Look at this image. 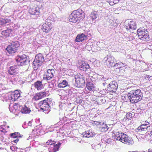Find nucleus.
<instances>
[{
	"label": "nucleus",
	"mask_w": 152,
	"mask_h": 152,
	"mask_svg": "<svg viewBox=\"0 0 152 152\" xmlns=\"http://www.w3.org/2000/svg\"><path fill=\"white\" fill-rule=\"evenodd\" d=\"M127 96L131 102L134 103L142 99L143 94L140 89H133L128 92Z\"/></svg>",
	"instance_id": "obj_1"
},
{
	"label": "nucleus",
	"mask_w": 152,
	"mask_h": 152,
	"mask_svg": "<svg viewBox=\"0 0 152 152\" xmlns=\"http://www.w3.org/2000/svg\"><path fill=\"white\" fill-rule=\"evenodd\" d=\"M84 13L82 10L78 9L73 11L69 16L68 19L70 22L75 23L79 22L84 17Z\"/></svg>",
	"instance_id": "obj_2"
},
{
	"label": "nucleus",
	"mask_w": 152,
	"mask_h": 152,
	"mask_svg": "<svg viewBox=\"0 0 152 152\" xmlns=\"http://www.w3.org/2000/svg\"><path fill=\"white\" fill-rule=\"evenodd\" d=\"M116 133L115 137L114 139L119 140L123 143L128 145H132L134 142L132 139L124 133H121V134L118 133Z\"/></svg>",
	"instance_id": "obj_3"
},
{
	"label": "nucleus",
	"mask_w": 152,
	"mask_h": 152,
	"mask_svg": "<svg viewBox=\"0 0 152 152\" xmlns=\"http://www.w3.org/2000/svg\"><path fill=\"white\" fill-rule=\"evenodd\" d=\"M44 61V57L42 54L39 53L36 55L33 62V66L34 69L37 70L39 66L41 65Z\"/></svg>",
	"instance_id": "obj_4"
},
{
	"label": "nucleus",
	"mask_w": 152,
	"mask_h": 152,
	"mask_svg": "<svg viewBox=\"0 0 152 152\" xmlns=\"http://www.w3.org/2000/svg\"><path fill=\"white\" fill-rule=\"evenodd\" d=\"M75 86L78 88H83L85 86V77L82 75L79 74L75 75Z\"/></svg>",
	"instance_id": "obj_5"
},
{
	"label": "nucleus",
	"mask_w": 152,
	"mask_h": 152,
	"mask_svg": "<svg viewBox=\"0 0 152 152\" xmlns=\"http://www.w3.org/2000/svg\"><path fill=\"white\" fill-rule=\"evenodd\" d=\"M148 33L147 30L143 28H139L137 31V34L139 38L145 41H148L149 39Z\"/></svg>",
	"instance_id": "obj_6"
},
{
	"label": "nucleus",
	"mask_w": 152,
	"mask_h": 152,
	"mask_svg": "<svg viewBox=\"0 0 152 152\" xmlns=\"http://www.w3.org/2000/svg\"><path fill=\"white\" fill-rule=\"evenodd\" d=\"M27 57L25 55L17 56L15 60L17 64L21 66L29 64L30 61L28 59Z\"/></svg>",
	"instance_id": "obj_7"
},
{
	"label": "nucleus",
	"mask_w": 152,
	"mask_h": 152,
	"mask_svg": "<svg viewBox=\"0 0 152 152\" xmlns=\"http://www.w3.org/2000/svg\"><path fill=\"white\" fill-rule=\"evenodd\" d=\"M20 46V44L18 41H15L11 42V44L8 45L6 50L9 54L15 53Z\"/></svg>",
	"instance_id": "obj_8"
},
{
	"label": "nucleus",
	"mask_w": 152,
	"mask_h": 152,
	"mask_svg": "<svg viewBox=\"0 0 152 152\" xmlns=\"http://www.w3.org/2000/svg\"><path fill=\"white\" fill-rule=\"evenodd\" d=\"M102 61L104 64L108 67H113L116 60L113 56L107 55L104 58Z\"/></svg>",
	"instance_id": "obj_9"
},
{
	"label": "nucleus",
	"mask_w": 152,
	"mask_h": 152,
	"mask_svg": "<svg viewBox=\"0 0 152 152\" xmlns=\"http://www.w3.org/2000/svg\"><path fill=\"white\" fill-rule=\"evenodd\" d=\"M50 101H48V98L40 102L38 105L41 110L44 111H48L49 112L50 111Z\"/></svg>",
	"instance_id": "obj_10"
},
{
	"label": "nucleus",
	"mask_w": 152,
	"mask_h": 152,
	"mask_svg": "<svg viewBox=\"0 0 152 152\" xmlns=\"http://www.w3.org/2000/svg\"><path fill=\"white\" fill-rule=\"evenodd\" d=\"M118 84L115 81L111 82L108 85L107 88L104 90L105 93H107L108 92H115L118 88Z\"/></svg>",
	"instance_id": "obj_11"
},
{
	"label": "nucleus",
	"mask_w": 152,
	"mask_h": 152,
	"mask_svg": "<svg viewBox=\"0 0 152 152\" xmlns=\"http://www.w3.org/2000/svg\"><path fill=\"white\" fill-rule=\"evenodd\" d=\"M55 72L53 69H48L43 75V80L46 81L50 80L53 77Z\"/></svg>",
	"instance_id": "obj_12"
},
{
	"label": "nucleus",
	"mask_w": 152,
	"mask_h": 152,
	"mask_svg": "<svg viewBox=\"0 0 152 152\" xmlns=\"http://www.w3.org/2000/svg\"><path fill=\"white\" fill-rule=\"evenodd\" d=\"M28 12L31 15H34V18L36 19L39 16V9L38 7H31L29 10Z\"/></svg>",
	"instance_id": "obj_13"
},
{
	"label": "nucleus",
	"mask_w": 152,
	"mask_h": 152,
	"mask_svg": "<svg viewBox=\"0 0 152 152\" xmlns=\"http://www.w3.org/2000/svg\"><path fill=\"white\" fill-rule=\"evenodd\" d=\"M79 68L81 70L84 71H88L90 69V67L88 64L84 61H81L79 62Z\"/></svg>",
	"instance_id": "obj_14"
},
{
	"label": "nucleus",
	"mask_w": 152,
	"mask_h": 152,
	"mask_svg": "<svg viewBox=\"0 0 152 152\" xmlns=\"http://www.w3.org/2000/svg\"><path fill=\"white\" fill-rule=\"evenodd\" d=\"M18 72V66L16 65L9 67L8 68V72L10 75L16 74Z\"/></svg>",
	"instance_id": "obj_15"
},
{
	"label": "nucleus",
	"mask_w": 152,
	"mask_h": 152,
	"mask_svg": "<svg viewBox=\"0 0 152 152\" xmlns=\"http://www.w3.org/2000/svg\"><path fill=\"white\" fill-rule=\"evenodd\" d=\"M52 28L51 23L46 21L42 25V29L44 32L47 33L50 31Z\"/></svg>",
	"instance_id": "obj_16"
},
{
	"label": "nucleus",
	"mask_w": 152,
	"mask_h": 152,
	"mask_svg": "<svg viewBox=\"0 0 152 152\" xmlns=\"http://www.w3.org/2000/svg\"><path fill=\"white\" fill-rule=\"evenodd\" d=\"M126 28L127 30H134L137 28V26L135 22L134 21H130L129 22L127 25H125Z\"/></svg>",
	"instance_id": "obj_17"
},
{
	"label": "nucleus",
	"mask_w": 152,
	"mask_h": 152,
	"mask_svg": "<svg viewBox=\"0 0 152 152\" xmlns=\"http://www.w3.org/2000/svg\"><path fill=\"white\" fill-rule=\"evenodd\" d=\"M74 88H72L69 87L68 90L65 91H63L65 92L66 94V97L67 98H70L73 97L75 95V93H73Z\"/></svg>",
	"instance_id": "obj_18"
},
{
	"label": "nucleus",
	"mask_w": 152,
	"mask_h": 152,
	"mask_svg": "<svg viewBox=\"0 0 152 152\" xmlns=\"http://www.w3.org/2000/svg\"><path fill=\"white\" fill-rule=\"evenodd\" d=\"M20 96V94L18 92L13 93L9 95V99L12 101H16Z\"/></svg>",
	"instance_id": "obj_19"
},
{
	"label": "nucleus",
	"mask_w": 152,
	"mask_h": 152,
	"mask_svg": "<svg viewBox=\"0 0 152 152\" xmlns=\"http://www.w3.org/2000/svg\"><path fill=\"white\" fill-rule=\"evenodd\" d=\"M87 38L86 35L83 34H82L80 35H78L75 39V41L77 42H82L83 40L86 39Z\"/></svg>",
	"instance_id": "obj_20"
},
{
	"label": "nucleus",
	"mask_w": 152,
	"mask_h": 152,
	"mask_svg": "<svg viewBox=\"0 0 152 152\" xmlns=\"http://www.w3.org/2000/svg\"><path fill=\"white\" fill-rule=\"evenodd\" d=\"M86 86L88 89L90 91H93L95 89V86L92 82H87Z\"/></svg>",
	"instance_id": "obj_21"
},
{
	"label": "nucleus",
	"mask_w": 152,
	"mask_h": 152,
	"mask_svg": "<svg viewBox=\"0 0 152 152\" xmlns=\"http://www.w3.org/2000/svg\"><path fill=\"white\" fill-rule=\"evenodd\" d=\"M20 108L21 110L20 111L23 113L28 114L31 111L30 108L27 107L25 105H24V107L22 106V107H20Z\"/></svg>",
	"instance_id": "obj_22"
},
{
	"label": "nucleus",
	"mask_w": 152,
	"mask_h": 152,
	"mask_svg": "<svg viewBox=\"0 0 152 152\" xmlns=\"http://www.w3.org/2000/svg\"><path fill=\"white\" fill-rule=\"evenodd\" d=\"M34 85V86L38 90H40L43 87L42 82L40 81H37L35 82Z\"/></svg>",
	"instance_id": "obj_23"
},
{
	"label": "nucleus",
	"mask_w": 152,
	"mask_h": 152,
	"mask_svg": "<svg viewBox=\"0 0 152 152\" xmlns=\"http://www.w3.org/2000/svg\"><path fill=\"white\" fill-rule=\"evenodd\" d=\"M12 30L11 29H7L6 30L2 31L1 34L4 35L5 37H6L9 36L10 34L12 32Z\"/></svg>",
	"instance_id": "obj_24"
},
{
	"label": "nucleus",
	"mask_w": 152,
	"mask_h": 152,
	"mask_svg": "<svg viewBox=\"0 0 152 152\" xmlns=\"http://www.w3.org/2000/svg\"><path fill=\"white\" fill-rule=\"evenodd\" d=\"M22 135L18 132H15L10 134V136L12 138H21L22 137Z\"/></svg>",
	"instance_id": "obj_25"
},
{
	"label": "nucleus",
	"mask_w": 152,
	"mask_h": 152,
	"mask_svg": "<svg viewBox=\"0 0 152 152\" xmlns=\"http://www.w3.org/2000/svg\"><path fill=\"white\" fill-rule=\"evenodd\" d=\"M58 86L59 88H64L66 86L69 87V85L68 82L66 80H64L58 84Z\"/></svg>",
	"instance_id": "obj_26"
},
{
	"label": "nucleus",
	"mask_w": 152,
	"mask_h": 152,
	"mask_svg": "<svg viewBox=\"0 0 152 152\" xmlns=\"http://www.w3.org/2000/svg\"><path fill=\"white\" fill-rule=\"evenodd\" d=\"M143 126H141L140 125L135 130L137 132H141L142 133H144L143 132L146 131H147V128H143Z\"/></svg>",
	"instance_id": "obj_27"
},
{
	"label": "nucleus",
	"mask_w": 152,
	"mask_h": 152,
	"mask_svg": "<svg viewBox=\"0 0 152 152\" xmlns=\"http://www.w3.org/2000/svg\"><path fill=\"white\" fill-rule=\"evenodd\" d=\"M126 64H124L122 62H120L119 63H116V62L114 66V67H115L117 68H120L121 67H123L124 66H126Z\"/></svg>",
	"instance_id": "obj_28"
},
{
	"label": "nucleus",
	"mask_w": 152,
	"mask_h": 152,
	"mask_svg": "<svg viewBox=\"0 0 152 152\" xmlns=\"http://www.w3.org/2000/svg\"><path fill=\"white\" fill-rule=\"evenodd\" d=\"M61 143L59 142L57 144H56L55 145L53 148V151H50V149H49V152H55L56 151H57L58 150V149L59 148V147L61 145Z\"/></svg>",
	"instance_id": "obj_29"
},
{
	"label": "nucleus",
	"mask_w": 152,
	"mask_h": 152,
	"mask_svg": "<svg viewBox=\"0 0 152 152\" xmlns=\"http://www.w3.org/2000/svg\"><path fill=\"white\" fill-rule=\"evenodd\" d=\"M13 107L14 109L15 110H17L20 111L21 108H20V107H22V106H21L19 103H15L14 104Z\"/></svg>",
	"instance_id": "obj_30"
},
{
	"label": "nucleus",
	"mask_w": 152,
	"mask_h": 152,
	"mask_svg": "<svg viewBox=\"0 0 152 152\" xmlns=\"http://www.w3.org/2000/svg\"><path fill=\"white\" fill-rule=\"evenodd\" d=\"M96 12L94 11L91 13L90 15V17L91 19L93 20L94 19H96L98 16V15L97 13Z\"/></svg>",
	"instance_id": "obj_31"
},
{
	"label": "nucleus",
	"mask_w": 152,
	"mask_h": 152,
	"mask_svg": "<svg viewBox=\"0 0 152 152\" xmlns=\"http://www.w3.org/2000/svg\"><path fill=\"white\" fill-rule=\"evenodd\" d=\"M109 127L106 124H103L102 126L100 127L101 130L102 132H106L109 129Z\"/></svg>",
	"instance_id": "obj_32"
},
{
	"label": "nucleus",
	"mask_w": 152,
	"mask_h": 152,
	"mask_svg": "<svg viewBox=\"0 0 152 152\" xmlns=\"http://www.w3.org/2000/svg\"><path fill=\"white\" fill-rule=\"evenodd\" d=\"M9 22V20L7 19H0V25L4 26L5 24Z\"/></svg>",
	"instance_id": "obj_33"
},
{
	"label": "nucleus",
	"mask_w": 152,
	"mask_h": 152,
	"mask_svg": "<svg viewBox=\"0 0 152 152\" xmlns=\"http://www.w3.org/2000/svg\"><path fill=\"white\" fill-rule=\"evenodd\" d=\"M95 134H93L91 132H90V131H86L85 132V133L84 134L83 136L85 137H92V135H94Z\"/></svg>",
	"instance_id": "obj_34"
},
{
	"label": "nucleus",
	"mask_w": 152,
	"mask_h": 152,
	"mask_svg": "<svg viewBox=\"0 0 152 152\" xmlns=\"http://www.w3.org/2000/svg\"><path fill=\"white\" fill-rule=\"evenodd\" d=\"M132 115L131 113H127L126 115V117H125L123 119V120L124 121H126L127 120H128L130 119V118H132Z\"/></svg>",
	"instance_id": "obj_35"
},
{
	"label": "nucleus",
	"mask_w": 152,
	"mask_h": 152,
	"mask_svg": "<svg viewBox=\"0 0 152 152\" xmlns=\"http://www.w3.org/2000/svg\"><path fill=\"white\" fill-rule=\"evenodd\" d=\"M111 78H104V77H103L102 78V81H105V83L106 84L108 85L111 82Z\"/></svg>",
	"instance_id": "obj_36"
},
{
	"label": "nucleus",
	"mask_w": 152,
	"mask_h": 152,
	"mask_svg": "<svg viewBox=\"0 0 152 152\" xmlns=\"http://www.w3.org/2000/svg\"><path fill=\"white\" fill-rule=\"evenodd\" d=\"M37 94L38 95H39V97H40V98L41 99L43 97L46 96V93L45 92H40L37 93Z\"/></svg>",
	"instance_id": "obj_37"
},
{
	"label": "nucleus",
	"mask_w": 152,
	"mask_h": 152,
	"mask_svg": "<svg viewBox=\"0 0 152 152\" xmlns=\"http://www.w3.org/2000/svg\"><path fill=\"white\" fill-rule=\"evenodd\" d=\"M148 124H145V125H144L143 124L140 125L141 126H143V128H147V130L148 131V129H149V127L151 126L149 125V124L148 122H147Z\"/></svg>",
	"instance_id": "obj_38"
},
{
	"label": "nucleus",
	"mask_w": 152,
	"mask_h": 152,
	"mask_svg": "<svg viewBox=\"0 0 152 152\" xmlns=\"http://www.w3.org/2000/svg\"><path fill=\"white\" fill-rule=\"evenodd\" d=\"M56 142L52 141V140H48L46 144L48 145H52L55 144Z\"/></svg>",
	"instance_id": "obj_39"
},
{
	"label": "nucleus",
	"mask_w": 152,
	"mask_h": 152,
	"mask_svg": "<svg viewBox=\"0 0 152 152\" xmlns=\"http://www.w3.org/2000/svg\"><path fill=\"white\" fill-rule=\"evenodd\" d=\"M148 134L149 135L150 137H152V126H151L148 129Z\"/></svg>",
	"instance_id": "obj_40"
},
{
	"label": "nucleus",
	"mask_w": 152,
	"mask_h": 152,
	"mask_svg": "<svg viewBox=\"0 0 152 152\" xmlns=\"http://www.w3.org/2000/svg\"><path fill=\"white\" fill-rule=\"evenodd\" d=\"M40 99H41L40 97H39L37 93L34 96V98H33V99L35 100H38Z\"/></svg>",
	"instance_id": "obj_41"
},
{
	"label": "nucleus",
	"mask_w": 152,
	"mask_h": 152,
	"mask_svg": "<svg viewBox=\"0 0 152 152\" xmlns=\"http://www.w3.org/2000/svg\"><path fill=\"white\" fill-rule=\"evenodd\" d=\"M10 149L12 151H15L17 150L18 148L15 146L12 145L10 146Z\"/></svg>",
	"instance_id": "obj_42"
},
{
	"label": "nucleus",
	"mask_w": 152,
	"mask_h": 152,
	"mask_svg": "<svg viewBox=\"0 0 152 152\" xmlns=\"http://www.w3.org/2000/svg\"><path fill=\"white\" fill-rule=\"evenodd\" d=\"M5 126H0V132H4V131H5V129L4 128Z\"/></svg>",
	"instance_id": "obj_43"
},
{
	"label": "nucleus",
	"mask_w": 152,
	"mask_h": 152,
	"mask_svg": "<svg viewBox=\"0 0 152 152\" xmlns=\"http://www.w3.org/2000/svg\"><path fill=\"white\" fill-rule=\"evenodd\" d=\"M100 122L96 121H94V123H92L93 125H98L100 124Z\"/></svg>",
	"instance_id": "obj_44"
},
{
	"label": "nucleus",
	"mask_w": 152,
	"mask_h": 152,
	"mask_svg": "<svg viewBox=\"0 0 152 152\" xmlns=\"http://www.w3.org/2000/svg\"><path fill=\"white\" fill-rule=\"evenodd\" d=\"M112 140L110 139H109L107 140L106 142L109 144H111Z\"/></svg>",
	"instance_id": "obj_45"
},
{
	"label": "nucleus",
	"mask_w": 152,
	"mask_h": 152,
	"mask_svg": "<svg viewBox=\"0 0 152 152\" xmlns=\"http://www.w3.org/2000/svg\"><path fill=\"white\" fill-rule=\"evenodd\" d=\"M100 101L102 102V103L103 104L105 103L106 102L105 99H101L100 100Z\"/></svg>",
	"instance_id": "obj_46"
},
{
	"label": "nucleus",
	"mask_w": 152,
	"mask_h": 152,
	"mask_svg": "<svg viewBox=\"0 0 152 152\" xmlns=\"http://www.w3.org/2000/svg\"><path fill=\"white\" fill-rule=\"evenodd\" d=\"M19 141V139H18V138L15 140H13V142L15 143H17Z\"/></svg>",
	"instance_id": "obj_47"
},
{
	"label": "nucleus",
	"mask_w": 152,
	"mask_h": 152,
	"mask_svg": "<svg viewBox=\"0 0 152 152\" xmlns=\"http://www.w3.org/2000/svg\"><path fill=\"white\" fill-rule=\"evenodd\" d=\"M147 122H146V121H142V122L141 123V124H143V125H145V124H148Z\"/></svg>",
	"instance_id": "obj_48"
},
{
	"label": "nucleus",
	"mask_w": 152,
	"mask_h": 152,
	"mask_svg": "<svg viewBox=\"0 0 152 152\" xmlns=\"http://www.w3.org/2000/svg\"><path fill=\"white\" fill-rule=\"evenodd\" d=\"M32 123L31 121H29L28 123V125L29 126H31L32 125Z\"/></svg>",
	"instance_id": "obj_49"
},
{
	"label": "nucleus",
	"mask_w": 152,
	"mask_h": 152,
	"mask_svg": "<svg viewBox=\"0 0 152 152\" xmlns=\"http://www.w3.org/2000/svg\"><path fill=\"white\" fill-rule=\"evenodd\" d=\"M102 84L104 86H105L106 84L105 83V81H103Z\"/></svg>",
	"instance_id": "obj_50"
},
{
	"label": "nucleus",
	"mask_w": 152,
	"mask_h": 152,
	"mask_svg": "<svg viewBox=\"0 0 152 152\" xmlns=\"http://www.w3.org/2000/svg\"><path fill=\"white\" fill-rule=\"evenodd\" d=\"M13 2H18L20 1V0H12Z\"/></svg>",
	"instance_id": "obj_51"
},
{
	"label": "nucleus",
	"mask_w": 152,
	"mask_h": 152,
	"mask_svg": "<svg viewBox=\"0 0 152 152\" xmlns=\"http://www.w3.org/2000/svg\"><path fill=\"white\" fill-rule=\"evenodd\" d=\"M149 151L150 152H152V149H151V150H150L149 149Z\"/></svg>",
	"instance_id": "obj_52"
},
{
	"label": "nucleus",
	"mask_w": 152,
	"mask_h": 152,
	"mask_svg": "<svg viewBox=\"0 0 152 152\" xmlns=\"http://www.w3.org/2000/svg\"><path fill=\"white\" fill-rule=\"evenodd\" d=\"M7 128H9V126H7Z\"/></svg>",
	"instance_id": "obj_53"
},
{
	"label": "nucleus",
	"mask_w": 152,
	"mask_h": 152,
	"mask_svg": "<svg viewBox=\"0 0 152 152\" xmlns=\"http://www.w3.org/2000/svg\"><path fill=\"white\" fill-rule=\"evenodd\" d=\"M94 76H92V78H93V77H94Z\"/></svg>",
	"instance_id": "obj_54"
},
{
	"label": "nucleus",
	"mask_w": 152,
	"mask_h": 152,
	"mask_svg": "<svg viewBox=\"0 0 152 152\" xmlns=\"http://www.w3.org/2000/svg\"><path fill=\"white\" fill-rule=\"evenodd\" d=\"M10 105H9V107H10ZM9 109H10V108H9Z\"/></svg>",
	"instance_id": "obj_55"
}]
</instances>
